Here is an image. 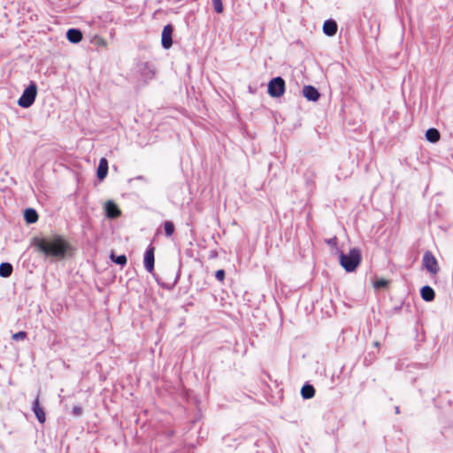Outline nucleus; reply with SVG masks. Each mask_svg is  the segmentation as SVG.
Listing matches in <instances>:
<instances>
[{"label":"nucleus","mask_w":453,"mask_h":453,"mask_svg":"<svg viewBox=\"0 0 453 453\" xmlns=\"http://www.w3.org/2000/svg\"><path fill=\"white\" fill-rule=\"evenodd\" d=\"M32 410L37 418V420L42 424L45 422V413H44V411L43 409L40 406V403H39V397L37 396L35 401L33 402V406H32Z\"/></svg>","instance_id":"10"},{"label":"nucleus","mask_w":453,"mask_h":453,"mask_svg":"<svg viewBox=\"0 0 453 453\" xmlns=\"http://www.w3.org/2000/svg\"><path fill=\"white\" fill-rule=\"evenodd\" d=\"M155 248L152 244H150L147 248L144 254V267L149 273H152L154 270V263H155V256H154Z\"/></svg>","instance_id":"7"},{"label":"nucleus","mask_w":453,"mask_h":453,"mask_svg":"<svg viewBox=\"0 0 453 453\" xmlns=\"http://www.w3.org/2000/svg\"><path fill=\"white\" fill-rule=\"evenodd\" d=\"M72 412L74 416L80 417L82 414V408L79 405L73 406Z\"/></svg>","instance_id":"26"},{"label":"nucleus","mask_w":453,"mask_h":453,"mask_svg":"<svg viewBox=\"0 0 453 453\" xmlns=\"http://www.w3.org/2000/svg\"><path fill=\"white\" fill-rule=\"evenodd\" d=\"M104 211H105V216L108 219H116L121 213V211L119 209L118 205L113 201H111V200H108L104 203Z\"/></svg>","instance_id":"8"},{"label":"nucleus","mask_w":453,"mask_h":453,"mask_svg":"<svg viewBox=\"0 0 453 453\" xmlns=\"http://www.w3.org/2000/svg\"><path fill=\"white\" fill-rule=\"evenodd\" d=\"M339 262L342 268L348 272H354L362 260L361 251L358 248H352L348 253L339 250Z\"/></svg>","instance_id":"2"},{"label":"nucleus","mask_w":453,"mask_h":453,"mask_svg":"<svg viewBox=\"0 0 453 453\" xmlns=\"http://www.w3.org/2000/svg\"><path fill=\"white\" fill-rule=\"evenodd\" d=\"M441 138L440 132L434 127L428 128L426 132V139L432 143L437 142Z\"/></svg>","instance_id":"16"},{"label":"nucleus","mask_w":453,"mask_h":453,"mask_svg":"<svg viewBox=\"0 0 453 453\" xmlns=\"http://www.w3.org/2000/svg\"><path fill=\"white\" fill-rule=\"evenodd\" d=\"M111 258L114 263L119 265H125L127 261V257L125 255H119L116 257L114 254H111Z\"/></svg>","instance_id":"21"},{"label":"nucleus","mask_w":453,"mask_h":453,"mask_svg":"<svg viewBox=\"0 0 453 453\" xmlns=\"http://www.w3.org/2000/svg\"><path fill=\"white\" fill-rule=\"evenodd\" d=\"M107 173H108V161L106 158L102 157L99 161V165L97 167V172H96L97 178L100 180H103L106 177Z\"/></svg>","instance_id":"13"},{"label":"nucleus","mask_w":453,"mask_h":453,"mask_svg":"<svg viewBox=\"0 0 453 453\" xmlns=\"http://www.w3.org/2000/svg\"><path fill=\"white\" fill-rule=\"evenodd\" d=\"M37 96V85L31 81L28 87L25 88L21 96L18 100V105L22 108H28L34 103Z\"/></svg>","instance_id":"3"},{"label":"nucleus","mask_w":453,"mask_h":453,"mask_svg":"<svg viewBox=\"0 0 453 453\" xmlns=\"http://www.w3.org/2000/svg\"><path fill=\"white\" fill-rule=\"evenodd\" d=\"M164 230H165V235L167 237L172 236L175 230L173 223L170 220L165 221L164 222Z\"/></svg>","instance_id":"20"},{"label":"nucleus","mask_w":453,"mask_h":453,"mask_svg":"<svg viewBox=\"0 0 453 453\" xmlns=\"http://www.w3.org/2000/svg\"><path fill=\"white\" fill-rule=\"evenodd\" d=\"M25 219L27 223L32 224L38 220V214L35 210L28 208L24 213Z\"/></svg>","instance_id":"19"},{"label":"nucleus","mask_w":453,"mask_h":453,"mask_svg":"<svg viewBox=\"0 0 453 453\" xmlns=\"http://www.w3.org/2000/svg\"><path fill=\"white\" fill-rule=\"evenodd\" d=\"M326 242L327 243V245L331 247L337 248V238L335 236L326 240Z\"/></svg>","instance_id":"27"},{"label":"nucleus","mask_w":453,"mask_h":453,"mask_svg":"<svg viewBox=\"0 0 453 453\" xmlns=\"http://www.w3.org/2000/svg\"><path fill=\"white\" fill-rule=\"evenodd\" d=\"M337 23L333 19H326L323 24V32L327 36H333L337 32Z\"/></svg>","instance_id":"11"},{"label":"nucleus","mask_w":453,"mask_h":453,"mask_svg":"<svg viewBox=\"0 0 453 453\" xmlns=\"http://www.w3.org/2000/svg\"><path fill=\"white\" fill-rule=\"evenodd\" d=\"M395 409V413H397V414H398V413L400 412V411H399V407H398V406H396Z\"/></svg>","instance_id":"28"},{"label":"nucleus","mask_w":453,"mask_h":453,"mask_svg":"<svg viewBox=\"0 0 453 453\" xmlns=\"http://www.w3.org/2000/svg\"><path fill=\"white\" fill-rule=\"evenodd\" d=\"M13 267L12 264L4 262L0 264V276L7 278L12 275Z\"/></svg>","instance_id":"18"},{"label":"nucleus","mask_w":453,"mask_h":453,"mask_svg":"<svg viewBox=\"0 0 453 453\" xmlns=\"http://www.w3.org/2000/svg\"><path fill=\"white\" fill-rule=\"evenodd\" d=\"M420 296L426 302H431L435 297L434 290L430 286H424L420 289Z\"/></svg>","instance_id":"15"},{"label":"nucleus","mask_w":453,"mask_h":453,"mask_svg":"<svg viewBox=\"0 0 453 453\" xmlns=\"http://www.w3.org/2000/svg\"><path fill=\"white\" fill-rule=\"evenodd\" d=\"M35 247L49 257H64L68 250L67 242L59 236L52 239L39 238L35 241Z\"/></svg>","instance_id":"1"},{"label":"nucleus","mask_w":453,"mask_h":453,"mask_svg":"<svg viewBox=\"0 0 453 453\" xmlns=\"http://www.w3.org/2000/svg\"><path fill=\"white\" fill-rule=\"evenodd\" d=\"M423 266L431 273L436 274L440 267L435 257L431 251H426L422 258Z\"/></svg>","instance_id":"5"},{"label":"nucleus","mask_w":453,"mask_h":453,"mask_svg":"<svg viewBox=\"0 0 453 453\" xmlns=\"http://www.w3.org/2000/svg\"><path fill=\"white\" fill-rule=\"evenodd\" d=\"M27 337V333L24 331H19L14 334H12V339L14 341H21Z\"/></svg>","instance_id":"24"},{"label":"nucleus","mask_w":453,"mask_h":453,"mask_svg":"<svg viewBox=\"0 0 453 453\" xmlns=\"http://www.w3.org/2000/svg\"><path fill=\"white\" fill-rule=\"evenodd\" d=\"M301 395L303 399H311L315 395V388L311 384H305L301 389Z\"/></svg>","instance_id":"17"},{"label":"nucleus","mask_w":453,"mask_h":453,"mask_svg":"<svg viewBox=\"0 0 453 453\" xmlns=\"http://www.w3.org/2000/svg\"><path fill=\"white\" fill-rule=\"evenodd\" d=\"M173 27L170 24L165 26L163 28L161 35V44L162 47L165 50L170 49L173 45Z\"/></svg>","instance_id":"6"},{"label":"nucleus","mask_w":453,"mask_h":453,"mask_svg":"<svg viewBox=\"0 0 453 453\" xmlns=\"http://www.w3.org/2000/svg\"><path fill=\"white\" fill-rule=\"evenodd\" d=\"M388 284V281L385 279H380V280H377L376 281H374L373 283V286L375 288H383L385 287H387Z\"/></svg>","instance_id":"23"},{"label":"nucleus","mask_w":453,"mask_h":453,"mask_svg":"<svg viewBox=\"0 0 453 453\" xmlns=\"http://www.w3.org/2000/svg\"><path fill=\"white\" fill-rule=\"evenodd\" d=\"M286 83L283 78L278 76L273 78L268 83V94L272 97H280L285 93Z\"/></svg>","instance_id":"4"},{"label":"nucleus","mask_w":453,"mask_h":453,"mask_svg":"<svg viewBox=\"0 0 453 453\" xmlns=\"http://www.w3.org/2000/svg\"><path fill=\"white\" fill-rule=\"evenodd\" d=\"M213 8L217 13H221L224 10L222 0H211Z\"/></svg>","instance_id":"22"},{"label":"nucleus","mask_w":453,"mask_h":453,"mask_svg":"<svg viewBox=\"0 0 453 453\" xmlns=\"http://www.w3.org/2000/svg\"><path fill=\"white\" fill-rule=\"evenodd\" d=\"M155 67L150 63L143 64L142 68L141 69V75L145 81L152 80L155 76Z\"/></svg>","instance_id":"12"},{"label":"nucleus","mask_w":453,"mask_h":453,"mask_svg":"<svg viewBox=\"0 0 453 453\" xmlns=\"http://www.w3.org/2000/svg\"><path fill=\"white\" fill-rule=\"evenodd\" d=\"M303 94L308 101L317 102L320 97L319 90L311 85L304 86L303 88Z\"/></svg>","instance_id":"9"},{"label":"nucleus","mask_w":453,"mask_h":453,"mask_svg":"<svg viewBox=\"0 0 453 453\" xmlns=\"http://www.w3.org/2000/svg\"><path fill=\"white\" fill-rule=\"evenodd\" d=\"M215 277L218 280L223 281L225 279V271L222 269H219L216 272Z\"/></svg>","instance_id":"25"},{"label":"nucleus","mask_w":453,"mask_h":453,"mask_svg":"<svg viewBox=\"0 0 453 453\" xmlns=\"http://www.w3.org/2000/svg\"><path fill=\"white\" fill-rule=\"evenodd\" d=\"M66 38L70 42L78 43L82 40V33L76 28H70L67 30Z\"/></svg>","instance_id":"14"}]
</instances>
